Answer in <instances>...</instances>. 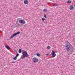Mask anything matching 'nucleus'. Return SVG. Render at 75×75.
<instances>
[{"label": "nucleus", "mask_w": 75, "mask_h": 75, "mask_svg": "<svg viewBox=\"0 0 75 75\" xmlns=\"http://www.w3.org/2000/svg\"><path fill=\"white\" fill-rule=\"evenodd\" d=\"M65 42L67 44V45L65 46V49L67 51H69L71 50V47L72 45H71V43L67 41Z\"/></svg>", "instance_id": "obj_1"}, {"label": "nucleus", "mask_w": 75, "mask_h": 75, "mask_svg": "<svg viewBox=\"0 0 75 75\" xmlns=\"http://www.w3.org/2000/svg\"><path fill=\"white\" fill-rule=\"evenodd\" d=\"M23 58H29V55L27 53V51H25L23 52Z\"/></svg>", "instance_id": "obj_2"}, {"label": "nucleus", "mask_w": 75, "mask_h": 75, "mask_svg": "<svg viewBox=\"0 0 75 75\" xmlns=\"http://www.w3.org/2000/svg\"><path fill=\"white\" fill-rule=\"evenodd\" d=\"M20 32H18L16 33L13 34L11 36V37L10 38V39H11V38H13V37H14L15 36H16V35H17V34H20Z\"/></svg>", "instance_id": "obj_3"}, {"label": "nucleus", "mask_w": 75, "mask_h": 75, "mask_svg": "<svg viewBox=\"0 0 75 75\" xmlns=\"http://www.w3.org/2000/svg\"><path fill=\"white\" fill-rule=\"evenodd\" d=\"M19 23L22 24H25V21L24 20H19Z\"/></svg>", "instance_id": "obj_4"}, {"label": "nucleus", "mask_w": 75, "mask_h": 75, "mask_svg": "<svg viewBox=\"0 0 75 75\" xmlns=\"http://www.w3.org/2000/svg\"><path fill=\"white\" fill-rule=\"evenodd\" d=\"M33 61L34 62H38V59L36 57H34L33 59Z\"/></svg>", "instance_id": "obj_5"}, {"label": "nucleus", "mask_w": 75, "mask_h": 75, "mask_svg": "<svg viewBox=\"0 0 75 75\" xmlns=\"http://www.w3.org/2000/svg\"><path fill=\"white\" fill-rule=\"evenodd\" d=\"M51 54L52 55L53 57H55L56 56V54H55V51L54 50L52 51Z\"/></svg>", "instance_id": "obj_6"}, {"label": "nucleus", "mask_w": 75, "mask_h": 75, "mask_svg": "<svg viewBox=\"0 0 75 75\" xmlns=\"http://www.w3.org/2000/svg\"><path fill=\"white\" fill-rule=\"evenodd\" d=\"M74 8V6L73 5H71L70 6L69 9L71 10H72Z\"/></svg>", "instance_id": "obj_7"}, {"label": "nucleus", "mask_w": 75, "mask_h": 75, "mask_svg": "<svg viewBox=\"0 0 75 75\" xmlns=\"http://www.w3.org/2000/svg\"><path fill=\"white\" fill-rule=\"evenodd\" d=\"M24 3L26 4H27L28 3V1L27 0H25L24 1Z\"/></svg>", "instance_id": "obj_8"}, {"label": "nucleus", "mask_w": 75, "mask_h": 75, "mask_svg": "<svg viewBox=\"0 0 75 75\" xmlns=\"http://www.w3.org/2000/svg\"><path fill=\"white\" fill-rule=\"evenodd\" d=\"M6 49H7L8 50H10V47L8 46H6Z\"/></svg>", "instance_id": "obj_9"}, {"label": "nucleus", "mask_w": 75, "mask_h": 75, "mask_svg": "<svg viewBox=\"0 0 75 75\" xmlns=\"http://www.w3.org/2000/svg\"><path fill=\"white\" fill-rule=\"evenodd\" d=\"M43 11V12H47V9H44Z\"/></svg>", "instance_id": "obj_10"}, {"label": "nucleus", "mask_w": 75, "mask_h": 75, "mask_svg": "<svg viewBox=\"0 0 75 75\" xmlns=\"http://www.w3.org/2000/svg\"><path fill=\"white\" fill-rule=\"evenodd\" d=\"M71 2H72V1H67V3H71Z\"/></svg>", "instance_id": "obj_11"}, {"label": "nucleus", "mask_w": 75, "mask_h": 75, "mask_svg": "<svg viewBox=\"0 0 75 75\" xmlns=\"http://www.w3.org/2000/svg\"><path fill=\"white\" fill-rule=\"evenodd\" d=\"M19 53H21V49H19Z\"/></svg>", "instance_id": "obj_12"}, {"label": "nucleus", "mask_w": 75, "mask_h": 75, "mask_svg": "<svg viewBox=\"0 0 75 75\" xmlns=\"http://www.w3.org/2000/svg\"><path fill=\"white\" fill-rule=\"evenodd\" d=\"M14 60H17V57H15L13 58Z\"/></svg>", "instance_id": "obj_13"}, {"label": "nucleus", "mask_w": 75, "mask_h": 75, "mask_svg": "<svg viewBox=\"0 0 75 75\" xmlns=\"http://www.w3.org/2000/svg\"><path fill=\"white\" fill-rule=\"evenodd\" d=\"M37 55L38 56V57H39L40 55V54L39 53H37Z\"/></svg>", "instance_id": "obj_14"}, {"label": "nucleus", "mask_w": 75, "mask_h": 75, "mask_svg": "<svg viewBox=\"0 0 75 75\" xmlns=\"http://www.w3.org/2000/svg\"><path fill=\"white\" fill-rule=\"evenodd\" d=\"M58 5L57 4H54L53 5V6H58Z\"/></svg>", "instance_id": "obj_15"}, {"label": "nucleus", "mask_w": 75, "mask_h": 75, "mask_svg": "<svg viewBox=\"0 0 75 75\" xmlns=\"http://www.w3.org/2000/svg\"><path fill=\"white\" fill-rule=\"evenodd\" d=\"M42 21H44V20H45V18H42Z\"/></svg>", "instance_id": "obj_16"}, {"label": "nucleus", "mask_w": 75, "mask_h": 75, "mask_svg": "<svg viewBox=\"0 0 75 75\" xmlns=\"http://www.w3.org/2000/svg\"><path fill=\"white\" fill-rule=\"evenodd\" d=\"M44 17L45 18H47V16H46L45 15H44Z\"/></svg>", "instance_id": "obj_17"}, {"label": "nucleus", "mask_w": 75, "mask_h": 75, "mask_svg": "<svg viewBox=\"0 0 75 75\" xmlns=\"http://www.w3.org/2000/svg\"><path fill=\"white\" fill-rule=\"evenodd\" d=\"M19 54H16V58H17V57H18V55Z\"/></svg>", "instance_id": "obj_18"}, {"label": "nucleus", "mask_w": 75, "mask_h": 75, "mask_svg": "<svg viewBox=\"0 0 75 75\" xmlns=\"http://www.w3.org/2000/svg\"><path fill=\"white\" fill-rule=\"evenodd\" d=\"M47 48H48V49H50V48H51V47L50 46H48L47 47Z\"/></svg>", "instance_id": "obj_19"}, {"label": "nucleus", "mask_w": 75, "mask_h": 75, "mask_svg": "<svg viewBox=\"0 0 75 75\" xmlns=\"http://www.w3.org/2000/svg\"><path fill=\"white\" fill-rule=\"evenodd\" d=\"M49 55V54H46V55Z\"/></svg>", "instance_id": "obj_20"}, {"label": "nucleus", "mask_w": 75, "mask_h": 75, "mask_svg": "<svg viewBox=\"0 0 75 75\" xmlns=\"http://www.w3.org/2000/svg\"><path fill=\"white\" fill-rule=\"evenodd\" d=\"M15 62H12V63H15Z\"/></svg>", "instance_id": "obj_21"}, {"label": "nucleus", "mask_w": 75, "mask_h": 75, "mask_svg": "<svg viewBox=\"0 0 75 75\" xmlns=\"http://www.w3.org/2000/svg\"><path fill=\"white\" fill-rule=\"evenodd\" d=\"M56 52H58V51H56Z\"/></svg>", "instance_id": "obj_22"}]
</instances>
